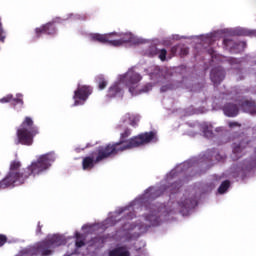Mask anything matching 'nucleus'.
Listing matches in <instances>:
<instances>
[{
    "instance_id": "c9c22d12",
    "label": "nucleus",
    "mask_w": 256,
    "mask_h": 256,
    "mask_svg": "<svg viewBox=\"0 0 256 256\" xmlns=\"http://www.w3.org/2000/svg\"><path fill=\"white\" fill-rule=\"evenodd\" d=\"M155 194H156V197H159L161 195V189L156 190Z\"/></svg>"
},
{
    "instance_id": "dca6fc26",
    "label": "nucleus",
    "mask_w": 256,
    "mask_h": 256,
    "mask_svg": "<svg viewBox=\"0 0 256 256\" xmlns=\"http://www.w3.org/2000/svg\"><path fill=\"white\" fill-rule=\"evenodd\" d=\"M135 37L131 33H126L120 37V39H117L112 41L113 47H121V45H125V43H133Z\"/></svg>"
},
{
    "instance_id": "2f4dec72",
    "label": "nucleus",
    "mask_w": 256,
    "mask_h": 256,
    "mask_svg": "<svg viewBox=\"0 0 256 256\" xmlns=\"http://www.w3.org/2000/svg\"><path fill=\"white\" fill-rule=\"evenodd\" d=\"M7 243V236L0 234V247H3Z\"/></svg>"
},
{
    "instance_id": "0eeeda50",
    "label": "nucleus",
    "mask_w": 256,
    "mask_h": 256,
    "mask_svg": "<svg viewBox=\"0 0 256 256\" xmlns=\"http://www.w3.org/2000/svg\"><path fill=\"white\" fill-rule=\"evenodd\" d=\"M55 33H57V27L55 26V23L48 22L41 25L40 27L35 28L34 37L35 39H41L43 35H55Z\"/></svg>"
},
{
    "instance_id": "ea45409f",
    "label": "nucleus",
    "mask_w": 256,
    "mask_h": 256,
    "mask_svg": "<svg viewBox=\"0 0 256 256\" xmlns=\"http://www.w3.org/2000/svg\"><path fill=\"white\" fill-rule=\"evenodd\" d=\"M254 35H256V30L254 31Z\"/></svg>"
},
{
    "instance_id": "72a5a7b5",
    "label": "nucleus",
    "mask_w": 256,
    "mask_h": 256,
    "mask_svg": "<svg viewBox=\"0 0 256 256\" xmlns=\"http://www.w3.org/2000/svg\"><path fill=\"white\" fill-rule=\"evenodd\" d=\"M178 49H179V46H173V47L171 48V53H172V55H175V53H177Z\"/></svg>"
},
{
    "instance_id": "7ed1b4c3",
    "label": "nucleus",
    "mask_w": 256,
    "mask_h": 256,
    "mask_svg": "<svg viewBox=\"0 0 256 256\" xmlns=\"http://www.w3.org/2000/svg\"><path fill=\"white\" fill-rule=\"evenodd\" d=\"M16 135L18 139L16 145L20 144L31 147L33 145V139L39 135V127L35 126L31 117L26 116L18 128Z\"/></svg>"
},
{
    "instance_id": "f8f14e48",
    "label": "nucleus",
    "mask_w": 256,
    "mask_h": 256,
    "mask_svg": "<svg viewBox=\"0 0 256 256\" xmlns=\"http://www.w3.org/2000/svg\"><path fill=\"white\" fill-rule=\"evenodd\" d=\"M238 105L245 113H251V115L256 113V103L253 99H241L238 101Z\"/></svg>"
},
{
    "instance_id": "a878e982",
    "label": "nucleus",
    "mask_w": 256,
    "mask_h": 256,
    "mask_svg": "<svg viewBox=\"0 0 256 256\" xmlns=\"http://www.w3.org/2000/svg\"><path fill=\"white\" fill-rule=\"evenodd\" d=\"M128 121H129V125H131V127H137V125L139 123V117L131 115L128 117Z\"/></svg>"
},
{
    "instance_id": "473e14b6",
    "label": "nucleus",
    "mask_w": 256,
    "mask_h": 256,
    "mask_svg": "<svg viewBox=\"0 0 256 256\" xmlns=\"http://www.w3.org/2000/svg\"><path fill=\"white\" fill-rule=\"evenodd\" d=\"M228 126L233 129L234 127H241V124L239 122H229Z\"/></svg>"
},
{
    "instance_id": "bb28decb",
    "label": "nucleus",
    "mask_w": 256,
    "mask_h": 256,
    "mask_svg": "<svg viewBox=\"0 0 256 256\" xmlns=\"http://www.w3.org/2000/svg\"><path fill=\"white\" fill-rule=\"evenodd\" d=\"M75 237H76V239H77V241H76V247H77L78 249H80V247L85 246V241L79 240V239H81V234H80L79 232H76V233H75Z\"/></svg>"
},
{
    "instance_id": "2eb2a0df",
    "label": "nucleus",
    "mask_w": 256,
    "mask_h": 256,
    "mask_svg": "<svg viewBox=\"0 0 256 256\" xmlns=\"http://www.w3.org/2000/svg\"><path fill=\"white\" fill-rule=\"evenodd\" d=\"M224 115L226 117H237L239 115V106L233 103H226L222 107Z\"/></svg>"
},
{
    "instance_id": "f257e3e1",
    "label": "nucleus",
    "mask_w": 256,
    "mask_h": 256,
    "mask_svg": "<svg viewBox=\"0 0 256 256\" xmlns=\"http://www.w3.org/2000/svg\"><path fill=\"white\" fill-rule=\"evenodd\" d=\"M55 153L49 152L40 155L36 161H33L28 167L21 170V162L14 160L10 163L9 172L4 179L0 181V189L7 187H15V185H23L25 181L31 177H37L41 173H45L55 163Z\"/></svg>"
},
{
    "instance_id": "4c0bfd02",
    "label": "nucleus",
    "mask_w": 256,
    "mask_h": 256,
    "mask_svg": "<svg viewBox=\"0 0 256 256\" xmlns=\"http://www.w3.org/2000/svg\"><path fill=\"white\" fill-rule=\"evenodd\" d=\"M209 53L212 55L213 54V50H209Z\"/></svg>"
},
{
    "instance_id": "c756f323",
    "label": "nucleus",
    "mask_w": 256,
    "mask_h": 256,
    "mask_svg": "<svg viewBox=\"0 0 256 256\" xmlns=\"http://www.w3.org/2000/svg\"><path fill=\"white\" fill-rule=\"evenodd\" d=\"M204 137H207V139H211L213 137V130L209 129V127L203 128Z\"/></svg>"
},
{
    "instance_id": "c85d7f7f",
    "label": "nucleus",
    "mask_w": 256,
    "mask_h": 256,
    "mask_svg": "<svg viewBox=\"0 0 256 256\" xmlns=\"http://www.w3.org/2000/svg\"><path fill=\"white\" fill-rule=\"evenodd\" d=\"M158 57L160 61H165L167 59V50L165 48L158 51Z\"/></svg>"
},
{
    "instance_id": "e433bc0d",
    "label": "nucleus",
    "mask_w": 256,
    "mask_h": 256,
    "mask_svg": "<svg viewBox=\"0 0 256 256\" xmlns=\"http://www.w3.org/2000/svg\"><path fill=\"white\" fill-rule=\"evenodd\" d=\"M149 191H153V188H149V189L147 190V192H149Z\"/></svg>"
},
{
    "instance_id": "423d86ee",
    "label": "nucleus",
    "mask_w": 256,
    "mask_h": 256,
    "mask_svg": "<svg viewBox=\"0 0 256 256\" xmlns=\"http://www.w3.org/2000/svg\"><path fill=\"white\" fill-rule=\"evenodd\" d=\"M93 93V87L89 85H81L79 84L77 89L74 91L73 99L74 104L73 107H79V105H85L89 96Z\"/></svg>"
},
{
    "instance_id": "5701e85b",
    "label": "nucleus",
    "mask_w": 256,
    "mask_h": 256,
    "mask_svg": "<svg viewBox=\"0 0 256 256\" xmlns=\"http://www.w3.org/2000/svg\"><path fill=\"white\" fill-rule=\"evenodd\" d=\"M229 187H231V182L229 180L223 181L218 188V193H220V195H223V193L227 192V189H229Z\"/></svg>"
},
{
    "instance_id": "7c9ffc66",
    "label": "nucleus",
    "mask_w": 256,
    "mask_h": 256,
    "mask_svg": "<svg viewBox=\"0 0 256 256\" xmlns=\"http://www.w3.org/2000/svg\"><path fill=\"white\" fill-rule=\"evenodd\" d=\"M180 55H181V57H185V56L189 55V47L182 46L180 48Z\"/></svg>"
},
{
    "instance_id": "b1692460",
    "label": "nucleus",
    "mask_w": 256,
    "mask_h": 256,
    "mask_svg": "<svg viewBox=\"0 0 256 256\" xmlns=\"http://www.w3.org/2000/svg\"><path fill=\"white\" fill-rule=\"evenodd\" d=\"M231 35L232 37H245V35H247V30L242 28H237L231 32Z\"/></svg>"
},
{
    "instance_id": "39448f33",
    "label": "nucleus",
    "mask_w": 256,
    "mask_h": 256,
    "mask_svg": "<svg viewBox=\"0 0 256 256\" xmlns=\"http://www.w3.org/2000/svg\"><path fill=\"white\" fill-rule=\"evenodd\" d=\"M92 155H96V158H93V156H86L83 158L82 169L84 171H91L97 163H101V161L113 157V154L109 152L106 146H99Z\"/></svg>"
},
{
    "instance_id": "ddd939ff",
    "label": "nucleus",
    "mask_w": 256,
    "mask_h": 256,
    "mask_svg": "<svg viewBox=\"0 0 256 256\" xmlns=\"http://www.w3.org/2000/svg\"><path fill=\"white\" fill-rule=\"evenodd\" d=\"M113 35L117 34H92L91 41H96L97 43H102L103 45H105L106 43H108L109 45H113Z\"/></svg>"
},
{
    "instance_id": "9d476101",
    "label": "nucleus",
    "mask_w": 256,
    "mask_h": 256,
    "mask_svg": "<svg viewBox=\"0 0 256 256\" xmlns=\"http://www.w3.org/2000/svg\"><path fill=\"white\" fill-rule=\"evenodd\" d=\"M0 103H11L14 109H17V105L20 106V109H23V105H25L23 94H17L16 98L13 97V94H8L0 99Z\"/></svg>"
},
{
    "instance_id": "4be33fe9",
    "label": "nucleus",
    "mask_w": 256,
    "mask_h": 256,
    "mask_svg": "<svg viewBox=\"0 0 256 256\" xmlns=\"http://www.w3.org/2000/svg\"><path fill=\"white\" fill-rule=\"evenodd\" d=\"M145 220L149 221L150 225L153 227H155V225H159V217H157V214L146 215Z\"/></svg>"
},
{
    "instance_id": "6e6552de",
    "label": "nucleus",
    "mask_w": 256,
    "mask_h": 256,
    "mask_svg": "<svg viewBox=\"0 0 256 256\" xmlns=\"http://www.w3.org/2000/svg\"><path fill=\"white\" fill-rule=\"evenodd\" d=\"M249 147V139L248 138H240L238 141H235L232 144V153L235 155L234 159H241L243 154L245 153V149Z\"/></svg>"
},
{
    "instance_id": "cd10ccee",
    "label": "nucleus",
    "mask_w": 256,
    "mask_h": 256,
    "mask_svg": "<svg viewBox=\"0 0 256 256\" xmlns=\"http://www.w3.org/2000/svg\"><path fill=\"white\" fill-rule=\"evenodd\" d=\"M5 39H6L5 30H3V22L0 17V41H1V43H5Z\"/></svg>"
},
{
    "instance_id": "1a4fd4ad",
    "label": "nucleus",
    "mask_w": 256,
    "mask_h": 256,
    "mask_svg": "<svg viewBox=\"0 0 256 256\" xmlns=\"http://www.w3.org/2000/svg\"><path fill=\"white\" fill-rule=\"evenodd\" d=\"M223 45L225 49H228V51H230V53H239L240 51H243L245 47H247V43L237 42L229 37L224 38Z\"/></svg>"
},
{
    "instance_id": "412c9836",
    "label": "nucleus",
    "mask_w": 256,
    "mask_h": 256,
    "mask_svg": "<svg viewBox=\"0 0 256 256\" xmlns=\"http://www.w3.org/2000/svg\"><path fill=\"white\" fill-rule=\"evenodd\" d=\"M96 83H97L98 89H100V91H103V89H105L107 87V80L105 79V76H103V75H98L96 77Z\"/></svg>"
},
{
    "instance_id": "f3484780",
    "label": "nucleus",
    "mask_w": 256,
    "mask_h": 256,
    "mask_svg": "<svg viewBox=\"0 0 256 256\" xmlns=\"http://www.w3.org/2000/svg\"><path fill=\"white\" fill-rule=\"evenodd\" d=\"M109 256H131L127 246H119L109 251Z\"/></svg>"
},
{
    "instance_id": "6ab92c4d",
    "label": "nucleus",
    "mask_w": 256,
    "mask_h": 256,
    "mask_svg": "<svg viewBox=\"0 0 256 256\" xmlns=\"http://www.w3.org/2000/svg\"><path fill=\"white\" fill-rule=\"evenodd\" d=\"M119 93H121V87L119 86V83H114L109 87L106 97H108V99H114Z\"/></svg>"
},
{
    "instance_id": "aec40b11",
    "label": "nucleus",
    "mask_w": 256,
    "mask_h": 256,
    "mask_svg": "<svg viewBox=\"0 0 256 256\" xmlns=\"http://www.w3.org/2000/svg\"><path fill=\"white\" fill-rule=\"evenodd\" d=\"M47 242L50 244V246L59 247L60 245H63V237L59 235H54L50 239L47 240Z\"/></svg>"
},
{
    "instance_id": "58836bf2",
    "label": "nucleus",
    "mask_w": 256,
    "mask_h": 256,
    "mask_svg": "<svg viewBox=\"0 0 256 256\" xmlns=\"http://www.w3.org/2000/svg\"><path fill=\"white\" fill-rule=\"evenodd\" d=\"M152 199H155V196H150Z\"/></svg>"
},
{
    "instance_id": "a211bd4d",
    "label": "nucleus",
    "mask_w": 256,
    "mask_h": 256,
    "mask_svg": "<svg viewBox=\"0 0 256 256\" xmlns=\"http://www.w3.org/2000/svg\"><path fill=\"white\" fill-rule=\"evenodd\" d=\"M178 205L182 211H189V209H193L197 205V201L193 198H188L178 202Z\"/></svg>"
},
{
    "instance_id": "9b49d317",
    "label": "nucleus",
    "mask_w": 256,
    "mask_h": 256,
    "mask_svg": "<svg viewBox=\"0 0 256 256\" xmlns=\"http://www.w3.org/2000/svg\"><path fill=\"white\" fill-rule=\"evenodd\" d=\"M210 79L214 85H221L225 79V70L221 67H216L211 70Z\"/></svg>"
},
{
    "instance_id": "f704fd0d",
    "label": "nucleus",
    "mask_w": 256,
    "mask_h": 256,
    "mask_svg": "<svg viewBox=\"0 0 256 256\" xmlns=\"http://www.w3.org/2000/svg\"><path fill=\"white\" fill-rule=\"evenodd\" d=\"M36 231H37V233H41V223L40 222L38 223V227H37Z\"/></svg>"
},
{
    "instance_id": "4468645a",
    "label": "nucleus",
    "mask_w": 256,
    "mask_h": 256,
    "mask_svg": "<svg viewBox=\"0 0 256 256\" xmlns=\"http://www.w3.org/2000/svg\"><path fill=\"white\" fill-rule=\"evenodd\" d=\"M51 244L48 240L40 242L35 248V254L41 256H49L52 255L53 251H51Z\"/></svg>"
},
{
    "instance_id": "f03ea898",
    "label": "nucleus",
    "mask_w": 256,
    "mask_h": 256,
    "mask_svg": "<svg viewBox=\"0 0 256 256\" xmlns=\"http://www.w3.org/2000/svg\"><path fill=\"white\" fill-rule=\"evenodd\" d=\"M129 137H131V129L125 128L120 134V140L118 142L112 144L109 143L105 146L109 153L115 157V155H119V153H123V151H129V149H135L137 147H141V145H147L151 143V141H157V133L154 131L141 133L130 139Z\"/></svg>"
},
{
    "instance_id": "20e7f679",
    "label": "nucleus",
    "mask_w": 256,
    "mask_h": 256,
    "mask_svg": "<svg viewBox=\"0 0 256 256\" xmlns=\"http://www.w3.org/2000/svg\"><path fill=\"white\" fill-rule=\"evenodd\" d=\"M124 78H125L126 87H128L131 95H139L141 93H149V91H151L153 89V86L151 84H146L142 89L137 90L139 81H141L142 77H141V74H139L133 70H129L125 74Z\"/></svg>"
},
{
    "instance_id": "393cba45",
    "label": "nucleus",
    "mask_w": 256,
    "mask_h": 256,
    "mask_svg": "<svg viewBox=\"0 0 256 256\" xmlns=\"http://www.w3.org/2000/svg\"><path fill=\"white\" fill-rule=\"evenodd\" d=\"M181 187H183V181L178 180V181L174 182L173 184H171L170 191H171V193H177V191H179V189H181Z\"/></svg>"
}]
</instances>
